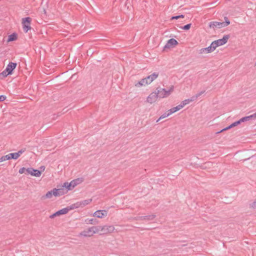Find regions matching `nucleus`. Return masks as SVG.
<instances>
[{
    "mask_svg": "<svg viewBox=\"0 0 256 256\" xmlns=\"http://www.w3.org/2000/svg\"><path fill=\"white\" fill-rule=\"evenodd\" d=\"M204 92V91H202V92H200L198 93L196 95L193 96H192L193 100H196Z\"/></svg>",
    "mask_w": 256,
    "mask_h": 256,
    "instance_id": "obj_28",
    "label": "nucleus"
},
{
    "mask_svg": "<svg viewBox=\"0 0 256 256\" xmlns=\"http://www.w3.org/2000/svg\"><path fill=\"white\" fill-rule=\"evenodd\" d=\"M16 63L12 62H10L8 64V66L6 68V72H8V73L11 74H12V70L16 68Z\"/></svg>",
    "mask_w": 256,
    "mask_h": 256,
    "instance_id": "obj_11",
    "label": "nucleus"
},
{
    "mask_svg": "<svg viewBox=\"0 0 256 256\" xmlns=\"http://www.w3.org/2000/svg\"><path fill=\"white\" fill-rule=\"evenodd\" d=\"M255 65H256V64Z\"/></svg>",
    "mask_w": 256,
    "mask_h": 256,
    "instance_id": "obj_48",
    "label": "nucleus"
},
{
    "mask_svg": "<svg viewBox=\"0 0 256 256\" xmlns=\"http://www.w3.org/2000/svg\"><path fill=\"white\" fill-rule=\"evenodd\" d=\"M242 122H240V119L236 122H234V123L232 124L230 126H228L224 128H223L222 130H220V132H217V134H219L222 132H224V130H228L232 128H233L234 126H238V124H240V123Z\"/></svg>",
    "mask_w": 256,
    "mask_h": 256,
    "instance_id": "obj_13",
    "label": "nucleus"
},
{
    "mask_svg": "<svg viewBox=\"0 0 256 256\" xmlns=\"http://www.w3.org/2000/svg\"><path fill=\"white\" fill-rule=\"evenodd\" d=\"M178 42L174 38H170L169 40L166 44L164 47V50H166V48H169L170 47L174 46L178 44Z\"/></svg>",
    "mask_w": 256,
    "mask_h": 256,
    "instance_id": "obj_9",
    "label": "nucleus"
},
{
    "mask_svg": "<svg viewBox=\"0 0 256 256\" xmlns=\"http://www.w3.org/2000/svg\"><path fill=\"white\" fill-rule=\"evenodd\" d=\"M194 100H193L192 96L190 98L186 99L184 100V102L186 104H188L190 102H193Z\"/></svg>",
    "mask_w": 256,
    "mask_h": 256,
    "instance_id": "obj_33",
    "label": "nucleus"
},
{
    "mask_svg": "<svg viewBox=\"0 0 256 256\" xmlns=\"http://www.w3.org/2000/svg\"><path fill=\"white\" fill-rule=\"evenodd\" d=\"M72 183L73 182H71L70 183H68L67 182H64V184L63 186L66 188L68 190H72Z\"/></svg>",
    "mask_w": 256,
    "mask_h": 256,
    "instance_id": "obj_24",
    "label": "nucleus"
},
{
    "mask_svg": "<svg viewBox=\"0 0 256 256\" xmlns=\"http://www.w3.org/2000/svg\"><path fill=\"white\" fill-rule=\"evenodd\" d=\"M62 194V190L60 189H53L52 191H48L44 196H42V198H50L52 197V195L54 196H60Z\"/></svg>",
    "mask_w": 256,
    "mask_h": 256,
    "instance_id": "obj_2",
    "label": "nucleus"
},
{
    "mask_svg": "<svg viewBox=\"0 0 256 256\" xmlns=\"http://www.w3.org/2000/svg\"><path fill=\"white\" fill-rule=\"evenodd\" d=\"M250 207L252 208H256V200L252 202L250 204Z\"/></svg>",
    "mask_w": 256,
    "mask_h": 256,
    "instance_id": "obj_36",
    "label": "nucleus"
},
{
    "mask_svg": "<svg viewBox=\"0 0 256 256\" xmlns=\"http://www.w3.org/2000/svg\"><path fill=\"white\" fill-rule=\"evenodd\" d=\"M224 25L225 24H223L222 22H212L209 23V26L214 29L216 28H224Z\"/></svg>",
    "mask_w": 256,
    "mask_h": 256,
    "instance_id": "obj_7",
    "label": "nucleus"
},
{
    "mask_svg": "<svg viewBox=\"0 0 256 256\" xmlns=\"http://www.w3.org/2000/svg\"><path fill=\"white\" fill-rule=\"evenodd\" d=\"M182 108V106L178 105L176 107L172 108L169 110L170 113L172 114L179 110H180Z\"/></svg>",
    "mask_w": 256,
    "mask_h": 256,
    "instance_id": "obj_18",
    "label": "nucleus"
},
{
    "mask_svg": "<svg viewBox=\"0 0 256 256\" xmlns=\"http://www.w3.org/2000/svg\"><path fill=\"white\" fill-rule=\"evenodd\" d=\"M190 26H191V24H187L184 26H180V28L182 30H188L190 28Z\"/></svg>",
    "mask_w": 256,
    "mask_h": 256,
    "instance_id": "obj_31",
    "label": "nucleus"
},
{
    "mask_svg": "<svg viewBox=\"0 0 256 256\" xmlns=\"http://www.w3.org/2000/svg\"><path fill=\"white\" fill-rule=\"evenodd\" d=\"M87 224H98V220L96 219H93V218L90 219V220H88Z\"/></svg>",
    "mask_w": 256,
    "mask_h": 256,
    "instance_id": "obj_27",
    "label": "nucleus"
},
{
    "mask_svg": "<svg viewBox=\"0 0 256 256\" xmlns=\"http://www.w3.org/2000/svg\"><path fill=\"white\" fill-rule=\"evenodd\" d=\"M170 114H171L170 113V111L169 110H168L166 112H164V114H163L160 117V118L156 120V122H158L161 119H162V118H164L169 116H170Z\"/></svg>",
    "mask_w": 256,
    "mask_h": 256,
    "instance_id": "obj_22",
    "label": "nucleus"
},
{
    "mask_svg": "<svg viewBox=\"0 0 256 256\" xmlns=\"http://www.w3.org/2000/svg\"><path fill=\"white\" fill-rule=\"evenodd\" d=\"M25 151V149L24 150H20L18 151V152H17V154H18V157L20 156Z\"/></svg>",
    "mask_w": 256,
    "mask_h": 256,
    "instance_id": "obj_38",
    "label": "nucleus"
},
{
    "mask_svg": "<svg viewBox=\"0 0 256 256\" xmlns=\"http://www.w3.org/2000/svg\"><path fill=\"white\" fill-rule=\"evenodd\" d=\"M158 98L156 92H152L147 98L146 102L150 104L156 102Z\"/></svg>",
    "mask_w": 256,
    "mask_h": 256,
    "instance_id": "obj_6",
    "label": "nucleus"
},
{
    "mask_svg": "<svg viewBox=\"0 0 256 256\" xmlns=\"http://www.w3.org/2000/svg\"><path fill=\"white\" fill-rule=\"evenodd\" d=\"M145 216H137L134 218V220H145Z\"/></svg>",
    "mask_w": 256,
    "mask_h": 256,
    "instance_id": "obj_37",
    "label": "nucleus"
},
{
    "mask_svg": "<svg viewBox=\"0 0 256 256\" xmlns=\"http://www.w3.org/2000/svg\"><path fill=\"white\" fill-rule=\"evenodd\" d=\"M101 232L104 234L108 232H112L114 230V228L113 226H100Z\"/></svg>",
    "mask_w": 256,
    "mask_h": 256,
    "instance_id": "obj_8",
    "label": "nucleus"
},
{
    "mask_svg": "<svg viewBox=\"0 0 256 256\" xmlns=\"http://www.w3.org/2000/svg\"><path fill=\"white\" fill-rule=\"evenodd\" d=\"M32 19L30 17H27L26 18H22V26H23V30L25 32H28V31L30 29V24Z\"/></svg>",
    "mask_w": 256,
    "mask_h": 256,
    "instance_id": "obj_4",
    "label": "nucleus"
},
{
    "mask_svg": "<svg viewBox=\"0 0 256 256\" xmlns=\"http://www.w3.org/2000/svg\"><path fill=\"white\" fill-rule=\"evenodd\" d=\"M203 53L206 54V52H205V50H204V48H201L200 50V54H203Z\"/></svg>",
    "mask_w": 256,
    "mask_h": 256,
    "instance_id": "obj_43",
    "label": "nucleus"
},
{
    "mask_svg": "<svg viewBox=\"0 0 256 256\" xmlns=\"http://www.w3.org/2000/svg\"><path fill=\"white\" fill-rule=\"evenodd\" d=\"M17 38V34L15 33L10 35L8 40V42H12L16 40Z\"/></svg>",
    "mask_w": 256,
    "mask_h": 256,
    "instance_id": "obj_20",
    "label": "nucleus"
},
{
    "mask_svg": "<svg viewBox=\"0 0 256 256\" xmlns=\"http://www.w3.org/2000/svg\"><path fill=\"white\" fill-rule=\"evenodd\" d=\"M108 212L106 210H98L94 212L93 216L98 218H102L105 216H106Z\"/></svg>",
    "mask_w": 256,
    "mask_h": 256,
    "instance_id": "obj_10",
    "label": "nucleus"
},
{
    "mask_svg": "<svg viewBox=\"0 0 256 256\" xmlns=\"http://www.w3.org/2000/svg\"><path fill=\"white\" fill-rule=\"evenodd\" d=\"M66 208L68 209V212L69 210H73V209H74L75 208H74V204H72V205H70V206H67Z\"/></svg>",
    "mask_w": 256,
    "mask_h": 256,
    "instance_id": "obj_39",
    "label": "nucleus"
},
{
    "mask_svg": "<svg viewBox=\"0 0 256 256\" xmlns=\"http://www.w3.org/2000/svg\"><path fill=\"white\" fill-rule=\"evenodd\" d=\"M10 154V159L16 160L17 158H19L18 156V154H17L16 152L10 153V154Z\"/></svg>",
    "mask_w": 256,
    "mask_h": 256,
    "instance_id": "obj_26",
    "label": "nucleus"
},
{
    "mask_svg": "<svg viewBox=\"0 0 256 256\" xmlns=\"http://www.w3.org/2000/svg\"><path fill=\"white\" fill-rule=\"evenodd\" d=\"M19 173L20 174H27V168L23 167V168H20V170H19V171H18Z\"/></svg>",
    "mask_w": 256,
    "mask_h": 256,
    "instance_id": "obj_32",
    "label": "nucleus"
},
{
    "mask_svg": "<svg viewBox=\"0 0 256 256\" xmlns=\"http://www.w3.org/2000/svg\"><path fill=\"white\" fill-rule=\"evenodd\" d=\"M156 217V216L154 214L146 216H145V220L148 221V220H153Z\"/></svg>",
    "mask_w": 256,
    "mask_h": 256,
    "instance_id": "obj_25",
    "label": "nucleus"
},
{
    "mask_svg": "<svg viewBox=\"0 0 256 256\" xmlns=\"http://www.w3.org/2000/svg\"><path fill=\"white\" fill-rule=\"evenodd\" d=\"M92 201V199L91 198H90V199H87V200H84L82 202H80L81 204V206H86L88 204H90Z\"/></svg>",
    "mask_w": 256,
    "mask_h": 256,
    "instance_id": "obj_19",
    "label": "nucleus"
},
{
    "mask_svg": "<svg viewBox=\"0 0 256 256\" xmlns=\"http://www.w3.org/2000/svg\"><path fill=\"white\" fill-rule=\"evenodd\" d=\"M184 15L180 14V15H179V16H172L171 19L172 20H174V19L177 20V19H178L179 18H184Z\"/></svg>",
    "mask_w": 256,
    "mask_h": 256,
    "instance_id": "obj_34",
    "label": "nucleus"
},
{
    "mask_svg": "<svg viewBox=\"0 0 256 256\" xmlns=\"http://www.w3.org/2000/svg\"><path fill=\"white\" fill-rule=\"evenodd\" d=\"M146 78H144L142 79L140 81L138 82L137 83L135 84V86L136 87H140L142 86H144L148 84Z\"/></svg>",
    "mask_w": 256,
    "mask_h": 256,
    "instance_id": "obj_15",
    "label": "nucleus"
},
{
    "mask_svg": "<svg viewBox=\"0 0 256 256\" xmlns=\"http://www.w3.org/2000/svg\"><path fill=\"white\" fill-rule=\"evenodd\" d=\"M229 38V35H225L222 38L219 39L212 42V45H214L215 48H216L218 46H222L226 44Z\"/></svg>",
    "mask_w": 256,
    "mask_h": 256,
    "instance_id": "obj_3",
    "label": "nucleus"
},
{
    "mask_svg": "<svg viewBox=\"0 0 256 256\" xmlns=\"http://www.w3.org/2000/svg\"><path fill=\"white\" fill-rule=\"evenodd\" d=\"M254 118V119H255L256 118V112L252 114Z\"/></svg>",
    "mask_w": 256,
    "mask_h": 256,
    "instance_id": "obj_47",
    "label": "nucleus"
},
{
    "mask_svg": "<svg viewBox=\"0 0 256 256\" xmlns=\"http://www.w3.org/2000/svg\"><path fill=\"white\" fill-rule=\"evenodd\" d=\"M6 99V96L4 95L0 96V102H3Z\"/></svg>",
    "mask_w": 256,
    "mask_h": 256,
    "instance_id": "obj_40",
    "label": "nucleus"
},
{
    "mask_svg": "<svg viewBox=\"0 0 256 256\" xmlns=\"http://www.w3.org/2000/svg\"><path fill=\"white\" fill-rule=\"evenodd\" d=\"M158 76V73L154 72L151 75H150L146 77V79L149 84H150L153 80H156Z\"/></svg>",
    "mask_w": 256,
    "mask_h": 256,
    "instance_id": "obj_12",
    "label": "nucleus"
},
{
    "mask_svg": "<svg viewBox=\"0 0 256 256\" xmlns=\"http://www.w3.org/2000/svg\"><path fill=\"white\" fill-rule=\"evenodd\" d=\"M72 182H73V183H72V188H74L76 186V184L74 180H73Z\"/></svg>",
    "mask_w": 256,
    "mask_h": 256,
    "instance_id": "obj_46",
    "label": "nucleus"
},
{
    "mask_svg": "<svg viewBox=\"0 0 256 256\" xmlns=\"http://www.w3.org/2000/svg\"><path fill=\"white\" fill-rule=\"evenodd\" d=\"M8 74H9L8 72H6V70L5 69L0 74V77L2 76L4 78L7 76Z\"/></svg>",
    "mask_w": 256,
    "mask_h": 256,
    "instance_id": "obj_29",
    "label": "nucleus"
},
{
    "mask_svg": "<svg viewBox=\"0 0 256 256\" xmlns=\"http://www.w3.org/2000/svg\"><path fill=\"white\" fill-rule=\"evenodd\" d=\"M251 119H254V118H253V116L252 114L250 116H244V117L242 118H240V122H242L249 120Z\"/></svg>",
    "mask_w": 256,
    "mask_h": 256,
    "instance_id": "obj_23",
    "label": "nucleus"
},
{
    "mask_svg": "<svg viewBox=\"0 0 256 256\" xmlns=\"http://www.w3.org/2000/svg\"><path fill=\"white\" fill-rule=\"evenodd\" d=\"M73 204L75 208H78L81 206V204L80 202L74 204Z\"/></svg>",
    "mask_w": 256,
    "mask_h": 256,
    "instance_id": "obj_35",
    "label": "nucleus"
},
{
    "mask_svg": "<svg viewBox=\"0 0 256 256\" xmlns=\"http://www.w3.org/2000/svg\"><path fill=\"white\" fill-rule=\"evenodd\" d=\"M41 174V172L38 170H35L32 168H27V174H30L31 176L39 177L40 176Z\"/></svg>",
    "mask_w": 256,
    "mask_h": 256,
    "instance_id": "obj_5",
    "label": "nucleus"
},
{
    "mask_svg": "<svg viewBox=\"0 0 256 256\" xmlns=\"http://www.w3.org/2000/svg\"><path fill=\"white\" fill-rule=\"evenodd\" d=\"M179 105H180V106H182V108H183L185 105H186V104H185V103H184V101H182V102L180 103V104Z\"/></svg>",
    "mask_w": 256,
    "mask_h": 256,
    "instance_id": "obj_45",
    "label": "nucleus"
},
{
    "mask_svg": "<svg viewBox=\"0 0 256 256\" xmlns=\"http://www.w3.org/2000/svg\"><path fill=\"white\" fill-rule=\"evenodd\" d=\"M58 215L56 214V212H55L54 214H52L51 216H50V218H54V217L56 216H58Z\"/></svg>",
    "mask_w": 256,
    "mask_h": 256,
    "instance_id": "obj_42",
    "label": "nucleus"
},
{
    "mask_svg": "<svg viewBox=\"0 0 256 256\" xmlns=\"http://www.w3.org/2000/svg\"><path fill=\"white\" fill-rule=\"evenodd\" d=\"M204 50H205L206 54H208L214 52L216 50V48L214 46L212 45V42L210 46H208V48H204Z\"/></svg>",
    "mask_w": 256,
    "mask_h": 256,
    "instance_id": "obj_16",
    "label": "nucleus"
},
{
    "mask_svg": "<svg viewBox=\"0 0 256 256\" xmlns=\"http://www.w3.org/2000/svg\"><path fill=\"white\" fill-rule=\"evenodd\" d=\"M5 160H6L5 159L4 156H2L1 158H0V162H4Z\"/></svg>",
    "mask_w": 256,
    "mask_h": 256,
    "instance_id": "obj_44",
    "label": "nucleus"
},
{
    "mask_svg": "<svg viewBox=\"0 0 256 256\" xmlns=\"http://www.w3.org/2000/svg\"><path fill=\"white\" fill-rule=\"evenodd\" d=\"M68 212V209L66 208H62V209L56 212V214H58V216H60L61 214H66Z\"/></svg>",
    "mask_w": 256,
    "mask_h": 256,
    "instance_id": "obj_21",
    "label": "nucleus"
},
{
    "mask_svg": "<svg viewBox=\"0 0 256 256\" xmlns=\"http://www.w3.org/2000/svg\"><path fill=\"white\" fill-rule=\"evenodd\" d=\"M92 230L90 228L81 232L80 235L84 236H91L93 235Z\"/></svg>",
    "mask_w": 256,
    "mask_h": 256,
    "instance_id": "obj_14",
    "label": "nucleus"
},
{
    "mask_svg": "<svg viewBox=\"0 0 256 256\" xmlns=\"http://www.w3.org/2000/svg\"><path fill=\"white\" fill-rule=\"evenodd\" d=\"M224 22H222L223 24H225L224 27L228 26L230 24V21L228 20V17L224 16Z\"/></svg>",
    "mask_w": 256,
    "mask_h": 256,
    "instance_id": "obj_30",
    "label": "nucleus"
},
{
    "mask_svg": "<svg viewBox=\"0 0 256 256\" xmlns=\"http://www.w3.org/2000/svg\"><path fill=\"white\" fill-rule=\"evenodd\" d=\"M174 86H171L168 90H166L164 88H158L156 90V92L159 98H164L169 96L170 94L174 91Z\"/></svg>",
    "mask_w": 256,
    "mask_h": 256,
    "instance_id": "obj_1",
    "label": "nucleus"
},
{
    "mask_svg": "<svg viewBox=\"0 0 256 256\" xmlns=\"http://www.w3.org/2000/svg\"><path fill=\"white\" fill-rule=\"evenodd\" d=\"M93 234L101 232L100 226H93L90 228Z\"/></svg>",
    "mask_w": 256,
    "mask_h": 256,
    "instance_id": "obj_17",
    "label": "nucleus"
},
{
    "mask_svg": "<svg viewBox=\"0 0 256 256\" xmlns=\"http://www.w3.org/2000/svg\"><path fill=\"white\" fill-rule=\"evenodd\" d=\"M4 157L6 160H10V154H8L7 155L4 156Z\"/></svg>",
    "mask_w": 256,
    "mask_h": 256,
    "instance_id": "obj_41",
    "label": "nucleus"
}]
</instances>
